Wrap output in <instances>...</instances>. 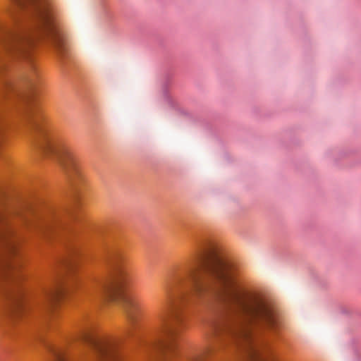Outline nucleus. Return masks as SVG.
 <instances>
[{
  "label": "nucleus",
  "mask_w": 361,
  "mask_h": 361,
  "mask_svg": "<svg viewBox=\"0 0 361 361\" xmlns=\"http://www.w3.org/2000/svg\"><path fill=\"white\" fill-rule=\"evenodd\" d=\"M41 149L45 156L54 159L66 176L73 193L75 205L63 215L57 214L47 229L51 232L59 230L74 231L73 224L79 221L77 207L85 179L80 160L72 147L62 137L56 135H46L41 144Z\"/></svg>",
  "instance_id": "7ed1b4c3"
},
{
  "label": "nucleus",
  "mask_w": 361,
  "mask_h": 361,
  "mask_svg": "<svg viewBox=\"0 0 361 361\" xmlns=\"http://www.w3.org/2000/svg\"><path fill=\"white\" fill-rule=\"evenodd\" d=\"M14 269V264L10 261L6 259L4 261H0V270L11 269Z\"/></svg>",
  "instance_id": "1a4fd4ad"
},
{
  "label": "nucleus",
  "mask_w": 361,
  "mask_h": 361,
  "mask_svg": "<svg viewBox=\"0 0 361 361\" xmlns=\"http://www.w3.org/2000/svg\"><path fill=\"white\" fill-rule=\"evenodd\" d=\"M29 15V23L20 29L0 25V47L8 53H23L37 38H45L59 54L64 49L59 27L60 14L54 0H13Z\"/></svg>",
  "instance_id": "f03ea898"
},
{
  "label": "nucleus",
  "mask_w": 361,
  "mask_h": 361,
  "mask_svg": "<svg viewBox=\"0 0 361 361\" xmlns=\"http://www.w3.org/2000/svg\"><path fill=\"white\" fill-rule=\"evenodd\" d=\"M125 257L118 249H114V304L118 303L126 310L127 316L131 321L133 317L130 312V298L128 294L129 274L125 266Z\"/></svg>",
  "instance_id": "20e7f679"
},
{
  "label": "nucleus",
  "mask_w": 361,
  "mask_h": 361,
  "mask_svg": "<svg viewBox=\"0 0 361 361\" xmlns=\"http://www.w3.org/2000/svg\"><path fill=\"white\" fill-rule=\"evenodd\" d=\"M63 294V290L59 286H54L47 290L46 297L49 305L55 302Z\"/></svg>",
  "instance_id": "423d86ee"
},
{
  "label": "nucleus",
  "mask_w": 361,
  "mask_h": 361,
  "mask_svg": "<svg viewBox=\"0 0 361 361\" xmlns=\"http://www.w3.org/2000/svg\"><path fill=\"white\" fill-rule=\"evenodd\" d=\"M190 296L213 300L219 312L211 324L214 342L187 361H206L217 348L227 345L240 352V361H264L261 351L267 344L258 338L255 329H276L275 310L261 293L240 283L234 264L207 239L198 242L191 264L175 276L169 288L161 331L156 340L142 344L147 355L155 361H170L176 355L178 326L183 321L180 306Z\"/></svg>",
  "instance_id": "f257e3e1"
},
{
  "label": "nucleus",
  "mask_w": 361,
  "mask_h": 361,
  "mask_svg": "<svg viewBox=\"0 0 361 361\" xmlns=\"http://www.w3.org/2000/svg\"><path fill=\"white\" fill-rule=\"evenodd\" d=\"M103 298L104 300H109L111 298V292L109 287L103 286L102 288Z\"/></svg>",
  "instance_id": "9d476101"
},
{
  "label": "nucleus",
  "mask_w": 361,
  "mask_h": 361,
  "mask_svg": "<svg viewBox=\"0 0 361 361\" xmlns=\"http://www.w3.org/2000/svg\"><path fill=\"white\" fill-rule=\"evenodd\" d=\"M8 243V250L9 252V255H13L16 252V245L14 243L9 241Z\"/></svg>",
  "instance_id": "f8f14e48"
},
{
  "label": "nucleus",
  "mask_w": 361,
  "mask_h": 361,
  "mask_svg": "<svg viewBox=\"0 0 361 361\" xmlns=\"http://www.w3.org/2000/svg\"><path fill=\"white\" fill-rule=\"evenodd\" d=\"M80 339L89 343L93 348L98 359L101 361H111V353L106 342L92 338L87 334H82L79 336Z\"/></svg>",
  "instance_id": "39448f33"
},
{
  "label": "nucleus",
  "mask_w": 361,
  "mask_h": 361,
  "mask_svg": "<svg viewBox=\"0 0 361 361\" xmlns=\"http://www.w3.org/2000/svg\"><path fill=\"white\" fill-rule=\"evenodd\" d=\"M121 342H122V339L121 338H119V339L117 338L116 337V336L114 335V361H117V355H116V348H117V345H120Z\"/></svg>",
  "instance_id": "9b49d317"
},
{
  "label": "nucleus",
  "mask_w": 361,
  "mask_h": 361,
  "mask_svg": "<svg viewBox=\"0 0 361 361\" xmlns=\"http://www.w3.org/2000/svg\"><path fill=\"white\" fill-rule=\"evenodd\" d=\"M54 357V361H67L65 352L61 349H51Z\"/></svg>",
  "instance_id": "0eeeda50"
},
{
  "label": "nucleus",
  "mask_w": 361,
  "mask_h": 361,
  "mask_svg": "<svg viewBox=\"0 0 361 361\" xmlns=\"http://www.w3.org/2000/svg\"><path fill=\"white\" fill-rule=\"evenodd\" d=\"M15 305L13 310V314L15 317H18L23 311V307L22 304L20 302V300L16 298L15 299Z\"/></svg>",
  "instance_id": "6e6552de"
}]
</instances>
